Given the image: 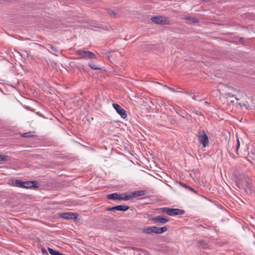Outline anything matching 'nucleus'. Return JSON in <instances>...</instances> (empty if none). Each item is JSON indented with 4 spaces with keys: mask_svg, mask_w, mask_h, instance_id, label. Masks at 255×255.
Instances as JSON below:
<instances>
[{
    "mask_svg": "<svg viewBox=\"0 0 255 255\" xmlns=\"http://www.w3.org/2000/svg\"><path fill=\"white\" fill-rule=\"evenodd\" d=\"M193 99H194V100H196V97H195V96H193Z\"/></svg>",
    "mask_w": 255,
    "mask_h": 255,
    "instance_id": "29",
    "label": "nucleus"
},
{
    "mask_svg": "<svg viewBox=\"0 0 255 255\" xmlns=\"http://www.w3.org/2000/svg\"><path fill=\"white\" fill-rule=\"evenodd\" d=\"M151 20L153 22L156 24L161 25H169L170 24V21L167 17L164 16H152L151 18Z\"/></svg>",
    "mask_w": 255,
    "mask_h": 255,
    "instance_id": "3",
    "label": "nucleus"
},
{
    "mask_svg": "<svg viewBox=\"0 0 255 255\" xmlns=\"http://www.w3.org/2000/svg\"><path fill=\"white\" fill-rule=\"evenodd\" d=\"M233 97L235 98V99L237 101L238 104H239L241 107H244L245 108L248 109L249 105L247 102H244L243 103L241 102H238V101H239V99H238L237 97H235L233 95H232L231 93H225L222 94L221 95V98L228 99L229 98Z\"/></svg>",
    "mask_w": 255,
    "mask_h": 255,
    "instance_id": "6",
    "label": "nucleus"
},
{
    "mask_svg": "<svg viewBox=\"0 0 255 255\" xmlns=\"http://www.w3.org/2000/svg\"><path fill=\"white\" fill-rule=\"evenodd\" d=\"M48 250L51 255H63L62 254L53 250L51 248H48Z\"/></svg>",
    "mask_w": 255,
    "mask_h": 255,
    "instance_id": "18",
    "label": "nucleus"
},
{
    "mask_svg": "<svg viewBox=\"0 0 255 255\" xmlns=\"http://www.w3.org/2000/svg\"><path fill=\"white\" fill-rule=\"evenodd\" d=\"M185 19L189 21V22L191 23H197L198 22V20L196 18L192 16L186 17L185 18Z\"/></svg>",
    "mask_w": 255,
    "mask_h": 255,
    "instance_id": "17",
    "label": "nucleus"
},
{
    "mask_svg": "<svg viewBox=\"0 0 255 255\" xmlns=\"http://www.w3.org/2000/svg\"><path fill=\"white\" fill-rule=\"evenodd\" d=\"M107 199L111 200H120V194L114 193L107 195Z\"/></svg>",
    "mask_w": 255,
    "mask_h": 255,
    "instance_id": "14",
    "label": "nucleus"
},
{
    "mask_svg": "<svg viewBox=\"0 0 255 255\" xmlns=\"http://www.w3.org/2000/svg\"><path fill=\"white\" fill-rule=\"evenodd\" d=\"M108 13L112 17H116L117 13H116L115 11H114L113 10H109L108 11Z\"/></svg>",
    "mask_w": 255,
    "mask_h": 255,
    "instance_id": "23",
    "label": "nucleus"
},
{
    "mask_svg": "<svg viewBox=\"0 0 255 255\" xmlns=\"http://www.w3.org/2000/svg\"><path fill=\"white\" fill-rule=\"evenodd\" d=\"M237 144H236V152L237 153H238V149L240 147V141H239V139H237Z\"/></svg>",
    "mask_w": 255,
    "mask_h": 255,
    "instance_id": "26",
    "label": "nucleus"
},
{
    "mask_svg": "<svg viewBox=\"0 0 255 255\" xmlns=\"http://www.w3.org/2000/svg\"><path fill=\"white\" fill-rule=\"evenodd\" d=\"M198 139L199 142L202 144L204 147L208 145V137L204 130L200 131L198 132Z\"/></svg>",
    "mask_w": 255,
    "mask_h": 255,
    "instance_id": "5",
    "label": "nucleus"
},
{
    "mask_svg": "<svg viewBox=\"0 0 255 255\" xmlns=\"http://www.w3.org/2000/svg\"><path fill=\"white\" fill-rule=\"evenodd\" d=\"M76 54L81 58L94 59L96 58L95 54L89 51L79 50L76 52Z\"/></svg>",
    "mask_w": 255,
    "mask_h": 255,
    "instance_id": "4",
    "label": "nucleus"
},
{
    "mask_svg": "<svg viewBox=\"0 0 255 255\" xmlns=\"http://www.w3.org/2000/svg\"><path fill=\"white\" fill-rule=\"evenodd\" d=\"M235 180L237 186L240 189H246V188L250 187L248 178L243 175H239Z\"/></svg>",
    "mask_w": 255,
    "mask_h": 255,
    "instance_id": "2",
    "label": "nucleus"
},
{
    "mask_svg": "<svg viewBox=\"0 0 255 255\" xmlns=\"http://www.w3.org/2000/svg\"><path fill=\"white\" fill-rule=\"evenodd\" d=\"M152 220L155 222H159L162 224H164L168 222L169 220L168 218H165L161 216H157L156 217H154L152 219Z\"/></svg>",
    "mask_w": 255,
    "mask_h": 255,
    "instance_id": "10",
    "label": "nucleus"
},
{
    "mask_svg": "<svg viewBox=\"0 0 255 255\" xmlns=\"http://www.w3.org/2000/svg\"><path fill=\"white\" fill-rule=\"evenodd\" d=\"M184 211L179 209H170L169 216H174L177 215H182Z\"/></svg>",
    "mask_w": 255,
    "mask_h": 255,
    "instance_id": "11",
    "label": "nucleus"
},
{
    "mask_svg": "<svg viewBox=\"0 0 255 255\" xmlns=\"http://www.w3.org/2000/svg\"><path fill=\"white\" fill-rule=\"evenodd\" d=\"M113 107L122 119H125L127 117L126 111L121 106L118 104L114 103L113 104Z\"/></svg>",
    "mask_w": 255,
    "mask_h": 255,
    "instance_id": "7",
    "label": "nucleus"
},
{
    "mask_svg": "<svg viewBox=\"0 0 255 255\" xmlns=\"http://www.w3.org/2000/svg\"><path fill=\"white\" fill-rule=\"evenodd\" d=\"M180 184L183 187L185 188H187L194 192H195V191L194 190V189H193L192 187H191L190 186L187 185V184L184 183H182V182H180Z\"/></svg>",
    "mask_w": 255,
    "mask_h": 255,
    "instance_id": "19",
    "label": "nucleus"
},
{
    "mask_svg": "<svg viewBox=\"0 0 255 255\" xmlns=\"http://www.w3.org/2000/svg\"><path fill=\"white\" fill-rule=\"evenodd\" d=\"M129 207L126 205H118L116 206L110 207L107 209V211H119L125 212L129 209Z\"/></svg>",
    "mask_w": 255,
    "mask_h": 255,
    "instance_id": "8",
    "label": "nucleus"
},
{
    "mask_svg": "<svg viewBox=\"0 0 255 255\" xmlns=\"http://www.w3.org/2000/svg\"><path fill=\"white\" fill-rule=\"evenodd\" d=\"M145 194V191L144 190L135 191L130 192L131 198L141 196Z\"/></svg>",
    "mask_w": 255,
    "mask_h": 255,
    "instance_id": "12",
    "label": "nucleus"
},
{
    "mask_svg": "<svg viewBox=\"0 0 255 255\" xmlns=\"http://www.w3.org/2000/svg\"><path fill=\"white\" fill-rule=\"evenodd\" d=\"M32 135V134H31V132H28L24 133L22 135V136L27 137L31 136Z\"/></svg>",
    "mask_w": 255,
    "mask_h": 255,
    "instance_id": "25",
    "label": "nucleus"
},
{
    "mask_svg": "<svg viewBox=\"0 0 255 255\" xmlns=\"http://www.w3.org/2000/svg\"><path fill=\"white\" fill-rule=\"evenodd\" d=\"M42 253L43 254H47V251H46V249H42Z\"/></svg>",
    "mask_w": 255,
    "mask_h": 255,
    "instance_id": "27",
    "label": "nucleus"
},
{
    "mask_svg": "<svg viewBox=\"0 0 255 255\" xmlns=\"http://www.w3.org/2000/svg\"><path fill=\"white\" fill-rule=\"evenodd\" d=\"M131 199L130 193L120 194V201H128Z\"/></svg>",
    "mask_w": 255,
    "mask_h": 255,
    "instance_id": "13",
    "label": "nucleus"
},
{
    "mask_svg": "<svg viewBox=\"0 0 255 255\" xmlns=\"http://www.w3.org/2000/svg\"><path fill=\"white\" fill-rule=\"evenodd\" d=\"M34 186V182L33 181H25L23 182L24 188H30Z\"/></svg>",
    "mask_w": 255,
    "mask_h": 255,
    "instance_id": "15",
    "label": "nucleus"
},
{
    "mask_svg": "<svg viewBox=\"0 0 255 255\" xmlns=\"http://www.w3.org/2000/svg\"><path fill=\"white\" fill-rule=\"evenodd\" d=\"M50 48L51 52L56 55L57 53H58L57 49L55 47L51 45L50 46Z\"/></svg>",
    "mask_w": 255,
    "mask_h": 255,
    "instance_id": "22",
    "label": "nucleus"
},
{
    "mask_svg": "<svg viewBox=\"0 0 255 255\" xmlns=\"http://www.w3.org/2000/svg\"><path fill=\"white\" fill-rule=\"evenodd\" d=\"M168 89H170V90L172 91H174V90L173 88H169V87Z\"/></svg>",
    "mask_w": 255,
    "mask_h": 255,
    "instance_id": "28",
    "label": "nucleus"
},
{
    "mask_svg": "<svg viewBox=\"0 0 255 255\" xmlns=\"http://www.w3.org/2000/svg\"><path fill=\"white\" fill-rule=\"evenodd\" d=\"M59 216L65 219H72L77 218L76 214L71 212L63 213L60 214Z\"/></svg>",
    "mask_w": 255,
    "mask_h": 255,
    "instance_id": "9",
    "label": "nucleus"
},
{
    "mask_svg": "<svg viewBox=\"0 0 255 255\" xmlns=\"http://www.w3.org/2000/svg\"><path fill=\"white\" fill-rule=\"evenodd\" d=\"M13 185L14 186L23 188V181L19 180H16L13 183Z\"/></svg>",
    "mask_w": 255,
    "mask_h": 255,
    "instance_id": "16",
    "label": "nucleus"
},
{
    "mask_svg": "<svg viewBox=\"0 0 255 255\" xmlns=\"http://www.w3.org/2000/svg\"><path fill=\"white\" fill-rule=\"evenodd\" d=\"M90 67L93 69H94V70H98V69H99L100 68H99L97 65H96L95 64H90L89 65Z\"/></svg>",
    "mask_w": 255,
    "mask_h": 255,
    "instance_id": "24",
    "label": "nucleus"
},
{
    "mask_svg": "<svg viewBox=\"0 0 255 255\" xmlns=\"http://www.w3.org/2000/svg\"><path fill=\"white\" fill-rule=\"evenodd\" d=\"M170 209L169 208H168V207H164V208H161L160 209V210L163 212V213H166L169 216V213H170Z\"/></svg>",
    "mask_w": 255,
    "mask_h": 255,
    "instance_id": "20",
    "label": "nucleus"
},
{
    "mask_svg": "<svg viewBox=\"0 0 255 255\" xmlns=\"http://www.w3.org/2000/svg\"><path fill=\"white\" fill-rule=\"evenodd\" d=\"M167 231V228L166 226L162 227H157L155 226L147 227L142 229V233L146 234H150L151 233H156L157 234H161Z\"/></svg>",
    "mask_w": 255,
    "mask_h": 255,
    "instance_id": "1",
    "label": "nucleus"
},
{
    "mask_svg": "<svg viewBox=\"0 0 255 255\" xmlns=\"http://www.w3.org/2000/svg\"><path fill=\"white\" fill-rule=\"evenodd\" d=\"M9 157L7 156L0 154V161H8Z\"/></svg>",
    "mask_w": 255,
    "mask_h": 255,
    "instance_id": "21",
    "label": "nucleus"
}]
</instances>
